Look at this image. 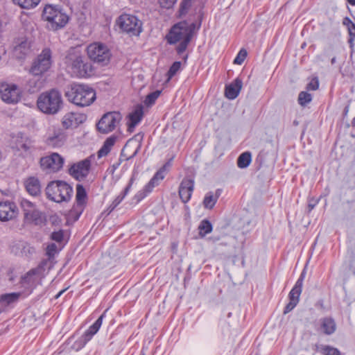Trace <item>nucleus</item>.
I'll list each match as a JSON object with an SVG mask.
<instances>
[{"instance_id":"0e129e2a","label":"nucleus","mask_w":355,"mask_h":355,"mask_svg":"<svg viewBox=\"0 0 355 355\" xmlns=\"http://www.w3.org/2000/svg\"><path fill=\"white\" fill-rule=\"evenodd\" d=\"M166 168H167L166 165H164L159 170L162 171V172L164 173L166 171Z\"/></svg>"},{"instance_id":"4c0bfd02","label":"nucleus","mask_w":355,"mask_h":355,"mask_svg":"<svg viewBox=\"0 0 355 355\" xmlns=\"http://www.w3.org/2000/svg\"><path fill=\"white\" fill-rule=\"evenodd\" d=\"M217 200L214 198V193L210 191L208 192L203 200V205L207 209H212L216 205Z\"/></svg>"},{"instance_id":"4d7b16f0","label":"nucleus","mask_w":355,"mask_h":355,"mask_svg":"<svg viewBox=\"0 0 355 355\" xmlns=\"http://www.w3.org/2000/svg\"><path fill=\"white\" fill-rule=\"evenodd\" d=\"M164 173L162 172V171L159 170L158 171H157L155 173V174L154 175L153 177L155 178V179H156L159 182V180H163L164 178Z\"/></svg>"},{"instance_id":"c03bdc74","label":"nucleus","mask_w":355,"mask_h":355,"mask_svg":"<svg viewBox=\"0 0 355 355\" xmlns=\"http://www.w3.org/2000/svg\"><path fill=\"white\" fill-rule=\"evenodd\" d=\"M191 40V38H190V35H189L187 36L186 39L183 40L182 41H180V42L176 48V51L178 55H181L186 51Z\"/></svg>"},{"instance_id":"5701e85b","label":"nucleus","mask_w":355,"mask_h":355,"mask_svg":"<svg viewBox=\"0 0 355 355\" xmlns=\"http://www.w3.org/2000/svg\"><path fill=\"white\" fill-rule=\"evenodd\" d=\"M319 327H315L318 332L330 336L335 333L337 326L334 318L331 317H324L319 320Z\"/></svg>"},{"instance_id":"4be33fe9","label":"nucleus","mask_w":355,"mask_h":355,"mask_svg":"<svg viewBox=\"0 0 355 355\" xmlns=\"http://www.w3.org/2000/svg\"><path fill=\"white\" fill-rule=\"evenodd\" d=\"M13 49L14 55L19 60L24 59L31 52V43L26 37L18 38Z\"/></svg>"},{"instance_id":"412c9836","label":"nucleus","mask_w":355,"mask_h":355,"mask_svg":"<svg viewBox=\"0 0 355 355\" xmlns=\"http://www.w3.org/2000/svg\"><path fill=\"white\" fill-rule=\"evenodd\" d=\"M194 189L193 180L188 178H184L179 187V196L182 202H187L192 195Z\"/></svg>"},{"instance_id":"052dcab7","label":"nucleus","mask_w":355,"mask_h":355,"mask_svg":"<svg viewBox=\"0 0 355 355\" xmlns=\"http://www.w3.org/2000/svg\"><path fill=\"white\" fill-rule=\"evenodd\" d=\"M121 162H120V161L119 160V162H118L117 163L114 164H113V166H113V168H114V169H116V168L119 166V165L121 164Z\"/></svg>"},{"instance_id":"f3484780","label":"nucleus","mask_w":355,"mask_h":355,"mask_svg":"<svg viewBox=\"0 0 355 355\" xmlns=\"http://www.w3.org/2000/svg\"><path fill=\"white\" fill-rule=\"evenodd\" d=\"M0 95L4 102L15 104L20 101L21 91L15 84L3 83L0 85Z\"/></svg>"},{"instance_id":"58836bf2","label":"nucleus","mask_w":355,"mask_h":355,"mask_svg":"<svg viewBox=\"0 0 355 355\" xmlns=\"http://www.w3.org/2000/svg\"><path fill=\"white\" fill-rule=\"evenodd\" d=\"M95 334L92 332L89 331L88 329L78 338L76 341V343L78 345V347L82 348L83 347L89 340H92V337Z\"/></svg>"},{"instance_id":"09e8293b","label":"nucleus","mask_w":355,"mask_h":355,"mask_svg":"<svg viewBox=\"0 0 355 355\" xmlns=\"http://www.w3.org/2000/svg\"><path fill=\"white\" fill-rule=\"evenodd\" d=\"M191 6V0H182L180 3V14L181 15L187 14Z\"/></svg>"},{"instance_id":"ddd939ff","label":"nucleus","mask_w":355,"mask_h":355,"mask_svg":"<svg viewBox=\"0 0 355 355\" xmlns=\"http://www.w3.org/2000/svg\"><path fill=\"white\" fill-rule=\"evenodd\" d=\"M87 200V193L83 187L80 184L76 185V202L69 212V216L76 221L79 219L80 215L83 212Z\"/></svg>"},{"instance_id":"7ed1b4c3","label":"nucleus","mask_w":355,"mask_h":355,"mask_svg":"<svg viewBox=\"0 0 355 355\" xmlns=\"http://www.w3.org/2000/svg\"><path fill=\"white\" fill-rule=\"evenodd\" d=\"M62 94L56 89L42 92L37 100L38 109L46 114H56L62 107Z\"/></svg>"},{"instance_id":"3c124183","label":"nucleus","mask_w":355,"mask_h":355,"mask_svg":"<svg viewBox=\"0 0 355 355\" xmlns=\"http://www.w3.org/2000/svg\"><path fill=\"white\" fill-rule=\"evenodd\" d=\"M352 209V204L349 202H347L346 205H344L343 207V212L344 216V219H348L351 216V210Z\"/></svg>"},{"instance_id":"6e6d98bb","label":"nucleus","mask_w":355,"mask_h":355,"mask_svg":"<svg viewBox=\"0 0 355 355\" xmlns=\"http://www.w3.org/2000/svg\"><path fill=\"white\" fill-rule=\"evenodd\" d=\"M320 199H315L314 198H311L309 199L308 202V209L309 212L311 211L314 207L318 205Z\"/></svg>"},{"instance_id":"79ce46f5","label":"nucleus","mask_w":355,"mask_h":355,"mask_svg":"<svg viewBox=\"0 0 355 355\" xmlns=\"http://www.w3.org/2000/svg\"><path fill=\"white\" fill-rule=\"evenodd\" d=\"M312 100V96L311 94L306 92H301L298 96V103L302 106H305L306 104L310 103Z\"/></svg>"},{"instance_id":"aec40b11","label":"nucleus","mask_w":355,"mask_h":355,"mask_svg":"<svg viewBox=\"0 0 355 355\" xmlns=\"http://www.w3.org/2000/svg\"><path fill=\"white\" fill-rule=\"evenodd\" d=\"M18 208L16 204L10 200L0 202V220L8 221L17 217Z\"/></svg>"},{"instance_id":"864d4df0","label":"nucleus","mask_w":355,"mask_h":355,"mask_svg":"<svg viewBox=\"0 0 355 355\" xmlns=\"http://www.w3.org/2000/svg\"><path fill=\"white\" fill-rule=\"evenodd\" d=\"M319 83L318 79H313L309 83L306 85L307 90H316L318 88Z\"/></svg>"},{"instance_id":"9d476101","label":"nucleus","mask_w":355,"mask_h":355,"mask_svg":"<svg viewBox=\"0 0 355 355\" xmlns=\"http://www.w3.org/2000/svg\"><path fill=\"white\" fill-rule=\"evenodd\" d=\"M119 28L130 35L138 36L142 32V22L136 16L123 14L117 19Z\"/></svg>"},{"instance_id":"a211bd4d","label":"nucleus","mask_w":355,"mask_h":355,"mask_svg":"<svg viewBox=\"0 0 355 355\" xmlns=\"http://www.w3.org/2000/svg\"><path fill=\"white\" fill-rule=\"evenodd\" d=\"M91 160L86 158L73 164L69 168V174L78 181H82L89 175Z\"/></svg>"},{"instance_id":"49530a36","label":"nucleus","mask_w":355,"mask_h":355,"mask_svg":"<svg viewBox=\"0 0 355 355\" xmlns=\"http://www.w3.org/2000/svg\"><path fill=\"white\" fill-rule=\"evenodd\" d=\"M247 55H248L247 51L245 49H241L239 51L237 55L236 56V58L234 60V64H241L245 60Z\"/></svg>"},{"instance_id":"b1692460","label":"nucleus","mask_w":355,"mask_h":355,"mask_svg":"<svg viewBox=\"0 0 355 355\" xmlns=\"http://www.w3.org/2000/svg\"><path fill=\"white\" fill-rule=\"evenodd\" d=\"M242 85V80L240 78H236L232 83L225 86V97L230 100L235 99L239 96Z\"/></svg>"},{"instance_id":"bf43d9fd","label":"nucleus","mask_w":355,"mask_h":355,"mask_svg":"<svg viewBox=\"0 0 355 355\" xmlns=\"http://www.w3.org/2000/svg\"><path fill=\"white\" fill-rule=\"evenodd\" d=\"M221 193H222V189H218L216 191L215 193H214V198H216V199L218 200V199L220 197V196L221 195Z\"/></svg>"},{"instance_id":"f03ea898","label":"nucleus","mask_w":355,"mask_h":355,"mask_svg":"<svg viewBox=\"0 0 355 355\" xmlns=\"http://www.w3.org/2000/svg\"><path fill=\"white\" fill-rule=\"evenodd\" d=\"M67 99L78 107H87L96 98L95 90L86 85L73 83L67 88L64 94Z\"/></svg>"},{"instance_id":"680f3d73","label":"nucleus","mask_w":355,"mask_h":355,"mask_svg":"<svg viewBox=\"0 0 355 355\" xmlns=\"http://www.w3.org/2000/svg\"><path fill=\"white\" fill-rule=\"evenodd\" d=\"M347 1L352 6H355V0H347Z\"/></svg>"},{"instance_id":"a19ab883","label":"nucleus","mask_w":355,"mask_h":355,"mask_svg":"<svg viewBox=\"0 0 355 355\" xmlns=\"http://www.w3.org/2000/svg\"><path fill=\"white\" fill-rule=\"evenodd\" d=\"M160 94L161 91L159 90H156L150 93L146 96V99L144 100V104L148 107L153 105L159 96Z\"/></svg>"},{"instance_id":"f257e3e1","label":"nucleus","mask_w":355,"mask_h":355,"mask_svg":"<svg viewBox=\"0 0 355 355\" xmlns=\"http://www.w3.org/2000/svg\"><path fill=\"white\" fill-rule=\"evenodd\" d=\"M85 57L77 48H71L64 58L68 72L72 77L85 78L93 73L92 64L85 60Z\"/></svg>"},{"instance_id":"473e14b6","label":"nucleus","mask_w":355,"mask_h":355,"mask_svg":"<svg viewBox=\"0 0 355 355\" xmlns=\"http://www.w3.org/2000/svg\"><path fill=\"white\" fill-rule=\"evenodd\" d=\"M40 77L35 76L28 81V91L31 93L37 92L43 87L44 83Z\"/></svg>"},{"instance_id":"1a4fd4ad","label":"nucleus","mask_w":355,"mask_h":355,"mask_svg":"<svg viewBox=\"0 0 355 355\" xmlns=\"http://www.w3.org/2000/svg\"><path fill=\"white\" fill-rule=\"evenodd\" d=\"M87 55L91 60L101 66L107 65L110 60L111 53L105 44L93 43L87 48Z\"/></svg>"},{"instance_id":"37998d69","label":"nucleus","mask_w":355,"mask_h":355,"mask_svg":"<svg viewBox=\"0 0 355 355\" xmlns=\"http://www.w3.org/2000/svg\"><path fill=\"white\" fill-rule=\"evenodd\" d=\"M181 64V62L180 61H175L172 64L167 72V81H169L177 73V72L180 71Z\"/></svg>"},{"instance_id":"a878e982","label":"nucleus","mask_w":355,"mask_h":355,"mask_svg":"<svg viewBox=\"0 0 355 355\" xmlns=\"http://www.w3.org/2000/svg\"><path fill=\"white\" fill-rule=\"evenodd\" d=\"M11 250L14 254L17 255L26 257L31 254L35 251L33 248H31L24 241H18L14 243L11 246Z\"/></svg>"},{"instance_id":"69168bd1","label":"nucleus","mask_w":355,"mask_h":355,"mask_svg":"<svg viewBox=\"0 0 355 355\" xmlns=\"http://www.w3.org/2000/svg\"><path fill=\"white\" fill-rule=\"evenodd\" d=\"M171 160L168 161L164 165H166V167H169L171 166Z\"/></svg>"},{"instance_id":"6ab92c4d","label":"nucleus","mask_w":355,"mask_h":355,"mask_svg":"<svg viewBox=\"0 0 355 355\" xmlns=\"http://www.w3.org/2000/svg\"><path fill=\"white\" fill-rule=\"evenodd\" d=\"M87 119V116L78 112H67L61 119L62 128L65 131L76 128L79 125L84 123Z\"/></svg>"},{"instance_id":"7c9ffc66","label":"nucleus","mask_w":355,"mask_h":355,"mask_svg":"<svg viewBox=\"0 0 355 355\" xmlns=\"http://www.w3.org/2000/svg\"><path fill=\"white\" fill-rule=\"evenodd\" d=\"M130 147V141H128L125 144V145L124 146L123 149L121 150V155H120V158H119V161L120 162H122L123 160H129V159H131L132 158L135 157L137 155V154L139 153V151L140 150V148H141V146L140 145H137L136 148L135 149L134 152L131 155H129L126 153V151L128 150V149Z\"/></svg>"},{"instance_id":"a18cd8bd","label":"nucleus","mask_w":355,"mask_h":355,"mask_svg":"<svg viewBox=\"0 0 355 355\" xmlns=\"http://www.w3.org/2000/svg\"><path fill=\"white\" fill-rule=\"evenodd\" d=\"M57 253L58 247L55 243H51L47 245L46 248V254L49 257V259L54 258Z\"/></svg>"},{"instance_id":"774afa93","label":"nucleus","mask_w":355,"mask_h":355,"mask_svg":"<svg viewBox=\"0 0 355 355\" xmlns=\"http://www.w3.org/2000/svg\"><path fill=\"white\" fill-rule=\"evenodd\" d=\"M200 25H201V22L200 21V23H199V24H198V26L197 27L198 29L200 27Z\"/></svg>"},{"instance_id":"e2e57ef3","label":"nucleus","mask_w":355,"mask_h":355,"mask_svg":"<svg viewBox=\"0 0 355 355\" xmlns=\"http://www.w3.org/2000/svg\"><path fill=\"white\" fill-rule=\"evenodd\" d=\"M65 291V289L62 290L58 293V294L56 295V298L59 297Z\"/></svg>"},{"instance_id":"72a5a7b5","label":"nucleus","mask_w":355,"mask_h":355,"mask_svg":"<svg viewBox=\"0 0 355 355\" xmlns=\"http://www.w3.org/2000/svg\"><path fill=\"white\" fill-rule=\"evenodd\" d=\"M21 296V293H10L1 295L0 297V301L9 305L12 303L18 301Z\"/></svg>"},{"instance_id":"393cba45","label":"nucleus","mask_w":355,"mask_h":355,"mask_svg":"<svg viewBox=\"0 0 355 355\" xmlns=\"http://www.w3.org/2000/svg\"><path fill=\"white\" fill-rule=\"evenodd\" d=\"M144 115L142 105H138L135 110L128 115V130L132 132L135 126L141 121Z\"/></svg>"},{"instance_id":"4468645a","label":"nucleus","mask_w":355,"mask_h":355,"mask_svg":"<svg viewBox=\"0 0 355 355\" xmlns=\"http://www.w3.org/2000/svg\"><path fill=\"white\" fill-rule=\"evenodd\" d=\"M68 138L67 132L60 127L52 126L48 131L45 144L51 148H60L64 145Z\"/></svg>"},{"instance_id":"8fccbe9b","label":"nucleus","mask_w":355,"mask_h":355,"mask_svg":"<svg viewBox=\"0 0 355 355\" xmlns=\"http://www.w3.org/2000/svg\"><path fill=\"white\" fill-rule=\"evenodd\" d=\"M50 238L51 240L55 241V242L61 243L64 239L63 230H60L59 231L53 232L51 234Z\"/></svg>"},{"instance_id":"de8ad7c7","label":"nucleus","mask_w":355,"mask_h":355,"mask_svg":"<svg viewBox=\"0 0 355 355\" xmlns=\"http://www.w3.org/2000/svg\"><path fill=\"white\" fill-rule=\"evenodd\" d=\"M103 317H104V314H102L94 322V323L89 327L88 330L89 331L92 332L93 334H96L98 332V331L99 330V329L102 324Z\"/></svg>"},{"instance_id":"c9c22d12","label":"nucleus","mask_w":355,"mask_h":355,"mask_svg":"<svg viewBox=\"0 0 355 355\" xmlns=\"http://www.w3.org/2000/svg\"><path fill=\"white\" fill-rule=\"evenodd\" d=\"M318 351L322 355H340L338 349L330 345H322L319 347Z\"/></svg>"},{"instance_id":"2f4dec72","label":"nucleus","mask_w":355,"mask_h":355,"mask_svg":"<svg viewBox=\"0 0 355 355\" xmlns=\"http://www.w3.org/2000/svg\"><path fill=\"white\" fill-rule=\"evenodd\" d=\"M252 161V155L250 152L246 151L241 153L237 159V166L240 168L248 167Z\"/></svg>"},{"instance_id":"e433bc0d","label":"nucleus","mask_w":355,"mask_h":355,"mask_svg":"<svg viewBox=\"0 0 355 355\" xmlns=\"http://www.w3.org/2000/svg\"><path fill=\"white\" fill-rule=\"evenodd\" d=\"M12 1L24 9H31L35 7L40 0H12Z\"/></svg>"},{"instance_id":"cd10ccee","label":"nucleus","mask_w":355,"mask_h":355,"mask_svg":"<svg viewBox=\"0 0 355 355\" xmlns=\"http://www.w3.org/2000/svg\"><path fill=\"white\" fill-rule=\"evenodd\" d=\"M135 175L132 174V177L130 178L129 182L128 185L125 187L123 192L119 195L112 202L110 207L111 208V210L114 209L124 199L125 196L129 193L130 190L131 189V187L135 180Z\"/></svg>"},{"instance_id":"603ef678","label":"nucleus","mask_w":355,"mask_h":355,"mask_svg":"<svg viewBox=\"0 0 355 355\" xmlns=\"http://www.w3.org/2000/svg\"><path fill=\"white\" fill-rule=\"evenodd\" d=\"M347 30L349 35L348 42L352 47L353 45V41L355 40V24H351L349 27L347 28Z\"/></svg>"},{"instance_id":"9b49d317","label":"nucleus","mask_w":355,"mask_h":355,"mask_svg":"<svg viewBox=\"0 0 355 355\" xmlns=\"http://www.w3.org/2000/svg\"><path fill=\"white\" fill-rule=\"evenodd\" d=\"M122 119L119 112H109L104 114L96 124L97 130L102 134L113 131Z\"/></svg>"},{"instance_id":"6e6552de","label":"nucleus","mask_w":355,"mask_h":355,"mask_svg":"<svg viewBox=\"0 0 355 355\" xmlns=\"http://www.w3.org/2000/svg\"><path fill=\"white\" fill-rule=\"evenodd\" d=\"M52 64V53L50 49H44L33 60L30 73L34 76H42Z\"/></svg>"},{"instance_id":"c756f323","label":"nucleus","mask_w":355,"mask_h":355,"mask_svg":"<svg viewBox=\"0 0 355 355\" xmlns=\"http://www.w3.org/2000/svg\"><path fill=\"white\" fill-rule=\"evenodd\" d=\"M159 182L153 177L148 183L144 187L142 191H140L136 195V197L139 200L145 198L148 193H150L155 186H157Z\"/></svg>"},{"instance_id":"5fc2aeb1","label":"nucleus","mask_w":355,"mask_h":355,"mask_svg":"<svg viewBox=\"0 0 355 355\" xmlns=\"http://www.w3.org/2000/svg\"><path fill=\"white\" fill-rule=\"evenodd\" d=\"M348 252L352 257H355V239H351L349 241Z\"/></svg>"},{"instance_id":"338daca9","label":"nucleus","mask_w":355,"mask_h":355,"mask_svg":"<svg viewBox=\"0 0 355 355\" xmlns=\"http://www.w3.org/2000/svg\"><path fill=\"white\" fill-rule=\"evenodd\" d=\"M331 64H334V63L336 62V58H333L331 59Z\"/></svg>"},{"instance_id":"423d86ee","label":"nucleus","mask_w":355,"mask_h":355,"mask_svg":"<svg viewBox=\"0 0 355 355\" xmlns=\"http://www.w3.org/2000/svg\"><path fill=\"white\" fill-rule=\"evenodd\" d=\"M42 17L49 23L50 28L53 31L63 28L69 21L68 15L60 7L52 5L44 7Z\"/></svg>"},{"instance_id":"2eb2a0df","label":"nucleus","mask_w":355,"mask_h":355,"mask_svg":"<svg viewBox=\"0 0 355 355\" xmlns=\"http://www.w3.org/2000/svg\"><path fill=\"white\" fill-rule=\"evenodd\" d=\"M64 159L58 153H52L50 155L40 159V164L46 173H56L60 171L64 165Z\"/></svg>"},{"instance_id":"39448f33","label":"nucleus","mask_w":355,"mask_h":355,"mask_svg":"<svg viewBox=\"0 0 355 355\" xmlns=\"http://www.w3.org/2000/svg\"><path fill=\"white\" fill-rule=\"evenodd\" d=\"M20 207L24 215V220L26 223L42 225L46 221L44 213L41 211L37 205L30 200L22 198L20 200Z\"/></svg>"},{"instance_id":"13d9d810","label":"nucleus","mask_w":355,"mask_h":355,"mask_svg":"<svg viewBox=\"0 0 355 355\" xmlns=\"http://www.w3.org/2000/svg\"><path fill=\"white\" fill-rule=\"evenodd\" d=\"M343 24L346 26L347 28L349 27L351 24H354L352 21L347 17L343 19Z\"/></svg>"},{"instance_id":"c85d7f7f","label":"nucleus","mask_w":355,"mask_h":355,"mask_svg":"<svg viewBox=\"0 0 355 355\" xmlns=\"http://www.w3.org/2000/svg\"><path fill=\"white\" fill-rule=\"evenodd\" d=\"M117 139V137L115 135H111L105 139L103 146L98 152V157H102L106 156L111 150L112 146L114 145Z\"/></svg>"},{"instance_id":"dca6fc26","label":"nucleus","mask_w":355,"mask_h":355,"mask_svg":"<svg viewBox=\"0 0 355 355\" xmlns=\"http://www.w3.org/2000/svg\"><path fill=\"white\" fill-rule=\"evenodd\" d=\"M306 272L304 270L300 274L295 286L288 294L289 302L286 305L284 314H286L291 311L298 304L300 296L302 291L303 282L305 278Z\"/></svg>"},{"instance_id":"f704fd0d","label":"nucleus","mask_w":355,"mask_h":355,"mask_svg":"<svg viewBox=\"0 0 355 355\" xmlns=\"http://www.w3.org/2000/svg\"><path fill=\"white\" fill-rule=\"evenodd\" d=\"M212 225L211 223L207 219L202 220L199 226V235L201 237L205 236L207 234L210 233L212 231Z\"/></svg>"},{"instance_id":"f8f14e48","label":"nucleus","mask_w":355,"mask_h":355,"mask_svg":"<svg viewBox=\"0 0 355 355\" xmlns=\"http://www.w3.org/2000/svg\"><path fill=\"white\" fill-rule=\"evenodd\" d=\"M44 264L43 261L37 267L30 270L21 277L20 284L23 287L32 291L38 284H41L44 277Z\"/></svg>"},{"instance_id":"20e7f679","label":"nucleus","mask_w":355,"mask_h":355,"mask_svg":"<svg viewBox=\"0 0 355 355\" xmlns=\"http://www.w3.org/2000/svg\"><path fill=\"white\" fill-rule=\"evenodd\" d=\"M49 200L57 203L69 202L73 195V188L67 182L63 180H53L50 182L45 189Z\"/></svg>"},{"instance_id":"ea45409f","label":"nucleus","mask_w":355,"mask_h":355,"mask_svg":"<svg viewBox=\"0 0 355 355\" xmlns=\"http://www.w3.org/2000/svg\"><path fill=\"white\" fill-rule=\"evenodd\" d=\"M17 146L19 150L29 152L34 148V141L29 138H26L24 141L18 142Z\"/></svg>"},{"instance_id":"0eeeda50","label":"nucleus","mask_w":355,"mask_h":355,"mask_svg":"<svg viewBox=\"0 0 355 355\" xmlns=\"http://www.w3.org/2000/svg\"><path fill=\"white\" fill-rule=\"evenodd\" d=\"M196 28L195 23L189 24L187 21H181L175 24L171 29L169 33L166 35V40L168 44H175L180 41L186 39L187 35L192 38L194 31Z\"/></svg>"},{"instance_id":"bb28decb","label":"nucleus","mask_w":355,"mask_h":355,"mask_svg":"<svg viewBox=\"0 0 355 355\" xmlns=\"http://www.w3.org/2000/svg\"><path fill=\"white\" fill-rule=\"evenodd\" d=\"M25 187L27 192L33 196H38L41 193L40 182L37 178H28L25 182Z\"/></svg>"}]
</instances>
